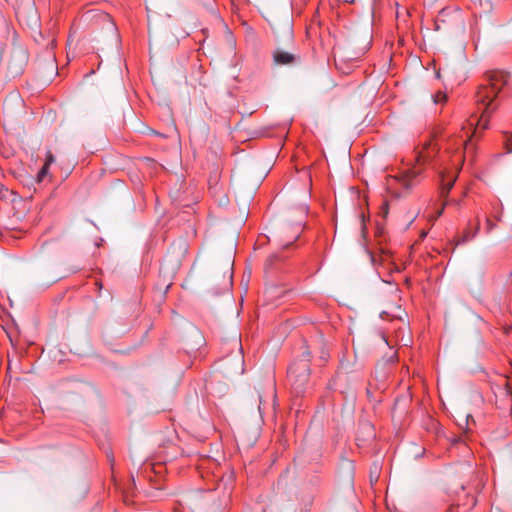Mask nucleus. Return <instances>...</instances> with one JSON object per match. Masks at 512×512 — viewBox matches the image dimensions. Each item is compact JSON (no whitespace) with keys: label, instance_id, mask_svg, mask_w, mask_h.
I'll list each match as a JSON object with an SVG mask.
<instances>
[{"label":"nucleus","instance_id":"1","mask_svg":"<svg viewBox=\"0 0 512 512\" xmlns=\"http://www.w3.org/2000/svg\"><path fill=\"white\" fill-rule=\"evenodd\" d=\"M509 74L504 71H490L486 75V85H482L476 95L477 103L482 109V113L479 119L476 121V127L474 133L479 129H486L488 127V121L490 114L496 109L494 100L500 90L507 84Z\"/></svg>","mask_w":512,"mask_h":512},{"label":"nucleus","instance_id":"2","mask_svg":"<svg viewBox=\"0 0 512 512\" xmlns=\"http://www.w3.org/2000/svg\"><path fill=\"white\" fill-rule=\"evenodd\" d=\"M438 144L432 141L426 143L416 155V165L406 170L398 176L391 177L387 180V189L390 190L395 196L399 197L401 192L398 187L404 191L410 190L414 185V179L420 175V166L428 164L438 154Z\"/></svg>","mask_w":512,"mask_h":512},{"label":"nucleus","instance_id":"3","mask_svg":"<svg viewBox=\"0 0 512 512\" xmlns=\"http://www.w3.org/2000/svg\"><path fill=\"white\" fill-rule=\"evenodd\" d=\"M310 369L307 363H299L291 365L288 369V376L293 381L296 390H300L307 382Z\"/></svg>","mask_w":512,"mask_h":512},{"label":"nucleus","instance_id":"4","mask_svg":"<svg viewBox=\"0 0 512 512\" xmlns=\"http://www.w3.org/2000/svg\"><path fill=\"white\" fill-rule=\"evenodd\" d=\"M273 58L276 64L279 65H288L294 62L295 57L293 54L283 51V50H276L273 54Z\"/></svg>","mask_w":512,"mask_h":512},{"label":"nucleus","instance_id":"5","mask_svg":"<svg viewBox=\"0 0 512 512\" xmlns=\"http://www.w3.org/2000/svg\"><path fill=\"white\" fill-rule=\"evenodd\" d=\"M468 149H469L468 140L467 139H465V140L459 139V141L457 143L456 153H455L454 159H453V163L455 165L461 164L463 162L464 156H463L462 150H464L465 154H466Z\"/></svg>","mask_w":512,"mask_h":512},{"label":"nucleus","instance_id":"6","mask_svg":"<svg viewBox=\"0 0 512 512\" xmlns=\"http://www.w3.org/2000/svg\"><path fill=\"white\" fill-rule=\"evenodd\" d=\"M478 231H479V223L476 224V226L473 230L465 231L462 239L458 242V244L466 243V242L472 240L473 238L476 237V235L478 234Z\"/></svg>","mask_w":512,"mask_h":512},{"label":"nucleus","instance_id":"7","mask_svg":"<svg viewBox=\"0 0 512 512\" xmlns=\"http://www.w3.org/2000/svg\"><path fill=\"white\" fill-rule=\"evenodd\" d=\"M49 163H45L44 166L40 169L37 174V181L42 182L46 175L48 174Z\"/></svg>","mask_w":512,"mask_h":512},{"label":"nucleus","instance_id":"8","mask_svg":"<svg viewBox=\"0 0 512 512\" xmlns=\"http://www.w3.org/2000/svg\"><path fill=\"white\" fill-rule=\"evenodd\" d=\"M470 420H472L474 422V419H473L472 415L471 414H466L464 416V423L463 424H459V426L461 428H464L465 430H468V426H469V421Z\"/></svg>","mask_w":512,"mask_h":512},{"label":"nucleus","instance_id":"9","mask_svg":"<svg viewBox=\"0 0 512 512\" xmlns=\"http://www.w3.org/2000/svg\"><path fill=\"white\" fill-rule=\"evenodd\" d=\"M495 228V224L489 219H486V229L488 232L492 231Z\"/></svg>","mask_w":512,"mask_h":512},{"label":"nucleus","instance_id":"10","mask_svg":"<svg viewBox=\"0 0 512 512\" xmlns=\"http://www.w3.org/2000/svg\"><path fill=\"white\" fill-rule=\"evenodd\" d=\"M445 99H446V95L439 93L438 95L435 96L434 102L438 103V102L444 101Z\"/></svg>","mask_w":512,"mask_h":512},{"label":"nucleus","instance_id":"11","mask_svg":"<svg viewBox=\"0 0 512 512\" xmlns=\"http://www.w3.org/2000/svg\"><path fill=\"white\" fill-rule=\"evenodd\" d=\"M55 161V158L54 156L49 152L48 155H47V158H46V162L45 163H49V166L51 165V163H53Z\"/></svg>","mask_w":512,"mask_h":512},{"label":"nucleus","instance_id":"12","mask_svg":"<svg viewBox=\"0 0 512 512\" xmlns=\"http://www.w3.org/2000/svg\"><path fill=\"white\" fill-rule=\"evenodd\" d=\"M288 33H289V35H291V34H292V29H291V26H290V25H288Z\"/></svg>","mask_w":512,"mask_h":512},{"label":"nucleus","instance_id":"13","mask_svg":"<svg viewBox=\"0 0 512 512\" xmlns=\"http://www.w3.org/2000/svg\"><path fill=\"white\" fill-rule=\"evenodd\" d=\"M276 256H271L269 262H272Z\"/></svg>","mask_w":512,"mask_h":512},{"label":"nucleus","instance_id":"14","mask_svg":"<svg viewBox=\"0 0 512 512\" xmlns=\"http://www.w3.org/2000/svg\"><path fill=\"white\" fill-rule=\"evenodd\" d=\"M384 314H386V313H385V312H382V313L380 314V317H381V318H383V315H384Z\"/></svg>","mask_w":512,"mask_h":512},{"label":"nucleus","instance_id":"15","mask_svg":"<svg viewBox=\"0 0 512 512\" xmlns=\"http://www.w3.org/2000/svg\"><path fill=\"white\" fill-rule=\"evenodd\" d=\"M509 152H512V147H511V148H509Z\"/></svg>","mask_w":512,"mask_h":512}]
</instances>
